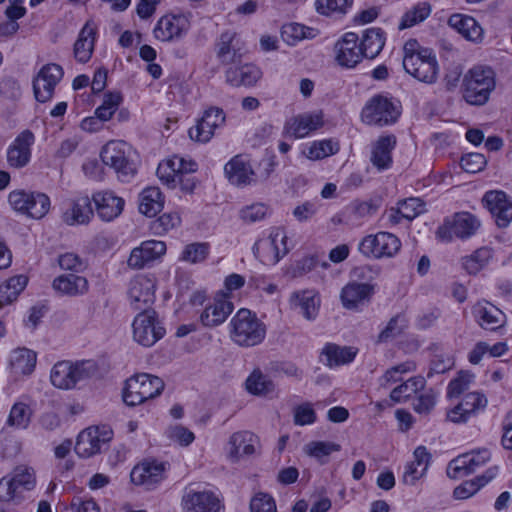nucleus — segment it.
I'll return each mask as SVG.
<instances>
[{
  "label": "nucleus",
  "mask_w": 512,
  "mask_h": 512,
  "mask_svg": "<svg viewBox=\"0 0 512 512\" xmlns=\"http://www.w3.org/2000/svg\"><path fill=\"white\" fill-rule=\"evenodd\" d=\"M403 67L420 82L433 84L439 74L436 55L429 48L422 47L417 40H408L403 47Z\"/></svg>",
  "instance_id": "nucleus-1"
},
{
  "label": "nucleus",
  "mask_w": 512,
  "mask_h": 512,
  "mask_svg": "<svg viewBox=\"0 0 512 512\" xmlns=\"http://www.w3.org/2000/svg\"><path fill=\"white\" fill-rule=\"evenodd\" d=\"M230 338L240 347H254L266 337V325L249 309L242 308L236 312L229 323Z\"/></svg>",
  "instance_id": "nucleus-2"
},
{
  "label": "nucleus",
  "mask_w": 512,
  "mask_h": 512,
  "mask_svg": "<svg viewBox=\"0 0 512 512\" xmlns=\"http://www.w3.org/2000/svg\"><path fill=\"white\" fill-rule=\"evenodd\" d=\"M97 372L98 367L93 360L59 361L51 369L50 381L58 389L70 390L78 383L91 379Z\"/></svg>",
  "instance_id": "nucleus-3"
},
{
  "label": "nucleus",
  "mask_w": 512,
  "mask_h": 512,
  "mask_svg": "<svg viewBox=\"0 0 512 512\" xmlns=\"http://www.w3.org/2000/svg\"><path fill=\"white\" fill-rule=\"evenodd\" d=\"M496 87L495 73L488 66H474L464 75L463 98L471 105L482 106Z\"/></svg>",
  "instance_id": "nucleus-4"
},
{
  "label": "nucleus",
  "mask_w": 512,
  "mask_h": 512,
  "mask_svg": "<svg viewBox=\"0 0 512 512\" xmlns=\"http://www.w3.org/2000/svg\"><path fill=\"white\" fill-rule=\"evenodd\" d=\"M100 157L105 165L115 170L121 181H129L137 172L135 151L124 141H110L102 148Z\"/></svg>",
  "instance_id": "nucleus-5"
},
{
  "label": "nucleus",
  "mask_w": 512,
  "mask_h": 512,
  "mask_svg": "<svg viewBox=\"0 0 512 512\" xmlns=\"http://www.w3.org/2000/svg\"><path fill=\"white\" fill-rule=\"evenodd\" d=\"M164 386V381L155 375L137 374L127 380L123 400L129 406H136L159 396Z\"/></svg>",
  "instance_id": "nucleus-6"
},
{
  "label": "nucleus",
  "mask_w": 512,
  "mask_h": 512,
  "mask_svg": "<svg viewBox=\"0 0 512 512\" xmlns=\"http://www.w3.org/2000/svg\"><path fill=\"white\" fill-rule=\"evenodd\" d=\"M8 203L17 213L33 219H42L49 212L51 204L45 193L24 189L11 191Z\"/></svg>",
  "instance_id": "nucleus-7"
},
{
  "label": "nucleus",
  "mask_w": 512,
  "mask_h": 512,
  "mask_svg": "<svg viewBox=\"0 0 512 512\" xmlns=\"http://www.w3.org/2000/svg\"><path fill=\"white\" fill-rule=\"evenodd\" d=\"M132 328L134 341L144 347L153 346L165 334V329L153 309H144L138 313L134 318Z\"/></svg>",
  "instance_id": "nucleus-8"
},
{
  "label": "nucleus",
  "mask_w": 512,
  "mask_h": 512,
  "mask_svg": "<svg viewBox=\"0 0 512 512\" xmlns=\"http://www.w3.org/2000/svg\"><path fill=\"white\" fill-rule=\"evenodd\" d=\"M399 115V110L388 98L376 95L365 104L361 120L367 125L382 127L395 123Z\"/></svg>",
  "instance_id": "nucleus-9"
},
{
  "label": "nucleus",
  "mask_w": 512,
  "mask_h": 512,
  "mask_svg": "<svg viewBox=\"0 0 512 512\" xmlns=\"http://www.w3.org/2000/svg\"><path fill=\"white\" fill-rule=\"evenodd\" d=\"M401 247L400 240L391 233L379 232L364 237L358 245V250L366 257H392Z\"/></svg>",
  "instance_id": "nucleus-10"
},
{
  "label": "nucleus",
  "mask_w": 512,
  "mask_h": 512,
  "mask_svg": "<svg viewBox=\"0 0 512 512\" xmlns=\"http://www.w3.org/2000/svg\"><path fill=\"white\" fill-rule=\"evenodd\" d=\"M181 504L184 512H220L223 508L219 496L208 489L185 488Z\"/></svg>",
  "instance_id": "nucleus-11"
},
{
  "label": "nucleus",
  "mask_w": 512,
  "mask_h": 512,
  "mask_svg": "<svg viewBox=\"0 0 512 512\" xmlns=\"http://www.w3.org/2000/svg\"><path fill=\"white\" fill-rule=\"evenodd\" d=\"M63 68L56 63L44 65L33 79V93L38 102L52 99L55 87L63 78Z\"/></svg>",
  "instance_id": "nucleus-12"
},
{
  "label": "nucleus",
  "mask_w": 512,
  "mask_h": 512,
  "mask_svg": "<svg viewBox=\"0 0 512 512\" xmlns=\"http://www.w3.org/2000/svg\"><path fill=\"white\" fill-rule=\"evenodd\" d=\"M112 439V431L106 427H89L81 431L75 444V452L82 458H90L100 453L103 446Z\"/></svg>",
  "instance_id": "nucleus-13"
},
{
  "label": "nucleus",
  "mask_w": 512,
  "mask_h": 512,
  "mask_svg": "<svg viewBox=\"0 0 512 512\" xmlns=\"http://www.w3.org/2000/svg\"><path fill=\"white\" fill-rule=\"evenodd\" d=\"M490 458L491 453L486 448L464 453L449 463L447 474L454 479L469 475L485 465Z\"/></svg>",
  "instance_id": "nucleus-14"
},
{
  "label": "nucleus",
  "mask_w": 512,
  "mask_h": 512,
  "mask_svg": "<svg viewBox=\"0 0 512 512\" xmlns=\"http://www.w3.org/2000/svg\"><path fill=\"white\" fill-rule=\"evenodd\" d=\"M480 226L477 218L467 212L457 213L452 220H446L443 226L439 227L437 236L449 241L453 236L468 238L472 236Z\"/></svg>",
  "instance_id": "nucleus-15"
},
{
  "label": "nucleus",
  "mask_w": 512,
  "mask_h": 512,
  "mask_svg": "<svg viewBox=\"0 0 512 512\" xmlns=\"http://www.w3.org/2000/svg\"><path fill=\"white\" fill-rule=\"evenodd\" d=\"M224 122V111L220 108L211 107L205 110L197 124L189 129V137L193 141L207 143L213 137L215 130L222 126Z\"/></svg>",
  "instance_id": "nucleus-16"
},
{
  "label": "nucleus",
  "mask_w": 512,
  "mask_h": 512,
  "mask_svg": "<svg viewBox=\"0 0 512 512\" xmlns=\"http://www.w3.org/2000/svg\"><path fill=\"white\" fill-rule=\"evenodd\" d=\"M128 297L135 310L149 309L155 300V282L146 275H137L129 282Z\"/></svg>",
  "instance_id": "nucleus-17"
},
{
  "label": "nucleus",
  "mask_w": 512,
  "mask_h": 512,
  "mask_svg": "<svg viewBox=\"0 0 512 512\" xmlns=\"http://www.w3.org/2000/svg\"><path fill=\"white\" fill-rule=\"evenodd\" d=\"M190 28L189 16L185 14H168L159 19L154 28V35L163 42L181 38Z\"/></svg>",
  "instance_id": "nucleus-18"
},
{
  "label": "nucleus",
  "mask_w": 512,
  "mask_h": 512,
  "mask_svg": "<svg viewBox=\"0 0 512 512\" xmlns=\"http://www.w3.org/2000/svg\"><path fill=\"white\" fill-rule=\"evenodd\" d=\"M485 207L490 211L499 227H506L512 221V201L503 191L492 190L483 197Z\"/></svg>",
  "instance_id": "nucleus-19"
},
{
  "label": "nucleus",
  "mask_w": 512,
  "mask_h": 512,
  "mask_svg": "<svg viewBox=\"0 0 512 512\" xmlns=\"http://www.w3.org/2000/svg\"><path fill=\"white\" fill-rule=\"evenodd\" d=\"M337 63L345 68H354L363 58L362 50L358 44V35L353 32L346 33L335 44Z\"/></svg>",
  "instance_id": "nucleus-20"
},
{
  "label": "nucleus",
  "mask_w": 512,
  "mask_h": 512,
  "mask_svg": "<svg viewBox=\"0 0 512 512\" xmlns=\"http://www.w3.org/2000/svg\"><path fill=\"white\" fill-rule=\"evenodd\" d=\"M257 437L249 431L233 433L226 445L227 457L232 463L239 462L242 458L251 456L256 452Z\"/></svg>",
  "instance_id": "nucleus-21"
},
{
  "label": "nucleus",
  "mask_w": 512,
  "mask_h": 512,
  "mask_svg": "<svg viewBox=\"0 0 512 512\" xmlns=\"http://www.w3.org/2000/svg\"><path fill=\"white\" fill-rule=\"evenodd\" d=\"M166 252V244L163 241L149 240L134 248L128 258L127 264L133 269H142L150 262L159 258Z\"/></svg>",
  "instance_id": "nucleus-22"
},
{
  "label": "nucleus",
  "mask_w": 512,
  "mask_h": 512,
  "mask_svg": "<svg viewBox=\"0 0 512 512\" xmlns=\"http://www.w3.org/2000/svg\"><path fill=\"white\" fill-rule=\"evenodd\" d=\"M34 143V135L31 131L21 132L7 150V162L13 168L26 166L31 157V146Z\"/></svg>",
  "instance_id": "nucleus-23"
},
{
  "label": "nucleus",
  "mask_w": 512,
  "mask_h": 512,
  "mask_svg": "<svg viewBox=\"0 0 512 512\" xmlns=\"http://www.w3.org/2000/svg\"><path fill=\"white\" fill-rule=\"evenodd\" d=\"M324 124L322 111L300 114L286 123L285 130L296 139L307 136Z\"/></svg>",
  "instance_id": "nucleus-24"
},
{
  "label": "nucleus",
  "mask_w": 512,
  "mask_h": 512,
  "mask_svg": "<svg viewBox=\"0 0 512 512\" xmlns=\"http://www.w3.org/2000/svg\"><path fill=\"white\" fill-rule=\"evenodd\" d=\"M373 292L370 284L351 282L342 288L340 299L344 308L354 310L368 303Z\"/></svg>",
  "instance_id": "nucleus-25"
},
{
  "label": "nucleus",
  "mask_w": 512,
  "mask_h": 512,
  "mask_svg": "<svg viewBox=\"0 0 512 512\" xmlns=\"http://www.w3.org/2000/svg\"><path fill=\"white\" fill-rule=\"evenodd\" d=\"M476 322L485 330L495 331L505 324V316L488 302H478L472 308Z\"/></svg>",
  "instance_id": "nucleus-26"
},
{
  "label": "nucleus",
  "mask_w": 512,
  "mask_h": 512,
  "mask_svg": "<svg viewBox=\"0 0 512 512\" xmlns=\"http://www.w3.org/2000/svg\"><path fill=\"white\" fill-rule=\"evenodd\" d=\"M260 69L252 63H238L226 70V81L232 86H253L261 78Z\"/></svg>",
  "instance_id": "nucleus-27"
},
{
  "label": "nucleus",
  "mask_w": 512,
  "mask_h": 512,
  "mask_svg": "<svg viewBox=\"0 0 512 512\" xmlns=\"http://www.w3.org/2000/svg\"><path fill=\"white\" fill-rule=\"evenodd\" d=\"M93 201L99 217L107 222L114 220L122 213L125 203L121 197L109 191L94 194Z\"/></svg>",
  "instance_id": "nucleus-28"
},
{
  "label": "nucleus",
  "mask_w": 512,
  "mask_h": 512,
  "mask_svg": "<svg viewBox=\"0 0 512 512\" xmlns=\"http://www.w3.org/2000/svg\"><path fill=\"white\" fill-rule=\"evenodd\" d=\"M164 470L162 463H142L132 469L130 478L134 484L152 489L163 479Z\"/></svg>",
  "instance_id": "nucleus-29"
},
{
  "label": "nucleus",
  "mask_w": 512,
  "mask_h": 512,
  "mask_svg": "<svg viewBox=\"0 0 512 512\" xmlns=\"http://www.w3.org/2000/svg\"><path fill=\"white\" fill-rule=\"evenodd\" d=\"M234 309L233 303L226 298L215 299L200 314L203 326L212 328L222 324Z\"/></svg>",
  "instance_id": "nucleus-30"
},
{
  "label": "nucleus",
  "mask_w": 512,
  "mask_h": 512,
  "mask_svg": "<svg viewBox=\"0 0 512 512\" xmlns=\"http://www.w3.org/2000/svg\"><path fill=\"white\" fill-rule=\"evenodd\" d=\"M224 171L230 183L236 186H246L254 180V172L249 161L241 155L232 158L225 165Z\"/></svg>",
  "instance_id": "nucleus-31"
},
{
  "label": "nucleus",
  "mask_w": 512,
  "mask_h": 512,
  "mask_svg": "<svg viewBox=\"0 0 512 512\" xmlns=\"http://www.w3.org/2000/svg\"><path fill=\"white\" fill-rule=\"evenodd\" d=\"M52 287L62 295L75 297L84 295L89 290L88 280L78 273H66L53 280Z\"/></svg>",
  "instance_id": "nucleus-32"
},
{
  "label": "nucleus",
  "mask_w": 512,
  "mask_h": 512,
  "mask_svg": "<svg viewBox=\"0 0 512 512\" xmlns=\"http://www.w3.org/2000/svg\"><path fill=\"white\" fill-rule=\"evenodd\" d=\"M396 145V137L387 135L379 137L372 146L370 161L378 170L390 168L392 151Z\"/></svg>",
  "instance_id": "nucleus-33"
},
{
  "label": "nucleus",
  "mask_w": 512,
  "mask_h": 512,
  "mask_svg": "<svg viewBox=\"0 0 512 512\" xmlns=\"http://www.w3.org/2000/svg\"><path fill=\"white\" fill-rule=\"evenodd\" d=\"M241 50L239 40L235 33L224 32L221 34L217 56L222 64L232 66L241 63L243 56Z\"/></svg>",
  "instance_id": "nucleus-34"
},
{
  "label": "nucleus",
  "mask_w": 512,
  "mask_h": 512,
  "mask_svg": "<svg viewBox=\"0 0 512 512\" xmlns=\"http://www.w3.org/2000/svg\"><path fill=\"white\" fill-rule=\"evenodd\" d=\"M93 216V209L89 197H79L69 203L63 213V221L68 225L88 223Z\"/></svg>",
  "instance_id": "nucleus-35"
},
{
  "label": "nucleus",
  "mask_w": 512,
  "mask_h": 512,
  "mask_svg": "<svg viewBox=\"0 0 512 512\" xmlns=\"http://www.w3.org/2000/svg\"><path fill=\"white\" fill-rule=\"evenodd\" d=\"M448 24L469 41L478 42L483 38L482 27L471 16L453 14L449 17Z\"/></svg>",
  "instance_id": "nucleus-36"
},
{
  "label": "nucleus",
  "mask_w": 512,
  "mask_h": 512,
  "mask_svg": "<svg viewBox=\"0 0 512 512\" xmlns=\"http://www.w3.org/2000/svg\"><path fill=\"white\" fill-rule=\"evenodd\" d=\"M37 355L27 348H17L10 353L9 366L15 375H29L36 366Z\"/></svg>",
  "instance_id": "nucleus-37"
},
{
  "label": "nucleus",
  "mask_w": 512,
  "mask_h": 512,
  "mask_svg": "<svg viewBox=\"0 0 512 512\" xmlns=\"http://www.w3.org/2000/svg\"><path fill=\"white\" fill-rule=\"evenodd\" d=\"M94 36L95 27L90 22H87L81 29L78 39L74 44V55L78 61L85 63L91 58L94 48Z\"/></svg>",
  "instance_id": "nucleus-38"
},
{
  "label": "nucleus",
  "mask_w": 512,
  "mask_h": 512,
  "mask_svg": "<svg viewBox=\"0 0 512 512\" xmlns=\"http://www.w3.org/2000/svg\"><path fill=\"white\" fill-rule=\"evenodd\" d=\"M498 472L497 466L488 468L485 473L477 476L471 481H466L454 489V496L457 499H466L474 495L481 487L493 480Z\"/></svg>",
  "instance_id": "nucleus-39"
},
{
  "label": "nucleus",
  "mask_w": 512,
  "mask_h": 512,
  "mask_svg": "<svg viewBox=\"0 0 512 512\" xmlns=\"http://www.w3.org/2000/svg\"><path fill=\"white\" fill-rule=\"evenodd\" d=\"M28 284V277L15 275L0 284V308L15 301Z\"/></svg>",
  "instance_id": "nucleus-40"
},
{
  "label": "nucleus",
  "mask_w": 512,
  "mask_h": 512,
  "mask_svg": "<svg viewBox=\"0 0 512 512\" xmlns=\"http://www.w3.org/2000/svg\"><path fill=\"white\" fill-rule=\"evenodd\" d=\"M322 356L325 357L324 361L327 366L334 367L350 363L356 356V350L352 347H341L328 343L322 350Z\"/></svg>",
  "instance_id": "nucleus-41"
},
{
  "label": "nucleus",
  "mask_w": 512,
  "mask_h": 512,
  "mask_svg": "<svg viewBox=\"0 0 512 512\" xmlns=\"http://www.w3.org/2000/svg\"><path fill=\"white\" fill-rule=\"evenodd\" d=\"M163 208L162 193L157 187H149L141 193L139 211L147 217L156 216Z\"/></svg>",
  "instance_id": "nucleus-42"
},
{
  "label": "nucleus",
  "mask_w": 512,
  "mask_h": 512,
  "mask_svg": "<svg viewBox=\"0 0 512 512\" xmlns=\"http://www.w3.org/2000/svg\"><path fill=\"white\" fill-rule=\"evenodd\" d=\"M426 385V380L422 376H414L409 378L406 382L395 387L391 393L390 398L396 403L408 401L413 395L423 390Z\"/></svg>",
  "instance_id": "nucleus-43"
},
{
  "label": "nucleus",
  "mask_w": 512,
  "mask_h": 512,
  "mask_svg": "<svg viewBox=\"0 0 512 512\" xmlns=\"http://www.w3.org/2000/svg\"><path fill=\"white\" fill-rule=\"evenodd\" d=\"M385 40L383 33L379 28L368 29L363 35L361 44H359L363 57L373 59L383 49Z\"/></svg>",
  "instance_id": "nucleus-44"
},
{
  "label": "nucleus",
  "mask_w": 512,
  "mask_h": 512,
  "mask_svg": "<svg viewBox=\"0 0 512 512\" xmlns=\"http://www.w3.org/2000/svg\"><path fill=\"white\" fill-rule=\"evenodd\" d=\"M246 390L256 396H265L275 389L273 381L259 369L253 370L245 381Z\"/></svg>",
  "instance_id": "nucleus-45"
},
{
  "label": "nucleus",
  "mask_w": 512,
  "mask_h": 512,
  "mask_svg": "<svg viewBox=\"0 0 512 512\" xmlns=\"http://www.w3.org/2000/svg\"><path fill=\"white\" fill-rule=\"evenodd\" d=\"M268 241L273 251L269 260L276 264L290 251V247L287 245L288 237L284 229L276 227L271 230Z\"/></svg>",
  "instance_id": "nucleus-46"
},
{
  "label": "nucleus",
  "mask_w": 512,
  "mask_h": 512,
  "mask_svg": "<svg viewBox=\"0 0 512 512\" xmlns=\"http://www.w3.org/2000/svg\"><path fill=\"white\" fill-rule=\"evenodd\" d=\"M492 258V250L488 247H481L471 255L463 258L462 265L469 274H477L483 269Z\"/></svg>",
  "instance_id": "nucleus-47"
},
{
  "label": "nucleus",
  "mask_w": 512,
  "mask_h": 512,
  "mask_svg": "<svg viewBox=\"0 0 512 512\" xmlns=\"http://www.w3.org/2000/svg\"><path fill=\"white\" fill-rule=\"evenodd\" d=\"M32 410L23 402H16L9 413L7 425L9 427L23 430L26 429L31 421Z\"/></svg>",
  "instance_id": "nucleus-48"
},
{
  "label": "nucleus",
  "mask_w": 512,
  "mask_h": 512,
  "mask_svg": "<svg viewBox=\"0 0 512 512\" xmlns=\"http://www.w3.org/2000/svg\"><path fill=\"white\" fill-rule=\"evenodd\" d=\"M431 6L427 2H421L408 10L401 18L398 28L403 30L423 22L429 17Z\"/></svg>",
  "instance_id": "nucleus-49"
},
{
  "label": "nucleus",
  "mask_w": 512,
  "mask_h": 512,
  "mask_svg": "<svg viewBox=\"0 0 512 512\" xmlns=\"http://www.w3.org/2000/svg\"><path fill=\"white\" fill-rule=\"evenodd\" d=\"M176 166H181V162L178 161L177 156L171 159L161 162L158 165L156 174L159 180L165 184L168 188L174 189L177 186Z\"/></svg>",
  "instance_id": "nucleus-50"
},
{
  "label": "nucleus",
  "mask_w": 512,
  "mask_h": 512,
  "mask_svg": "<svg viewBox=\"0 0 512 512\" xmlns=\"http://www.w3.org/2000/svg\"><path fill=\"white\" fill-rule=\"evenodd\" d=\"M121 102L122 96L120 93H105L102 104L95 110V115L100 119V121H108L117 111Z\"/></svg>",
  "instance_id": "nucleus-51"
},
{
  "label": "nucleus",
  "mask_w": 512,
  "mask_h": 512,
  "mask_svg": "<svg viewBox=\"0 0 512 512\" xmlns=\"http://www.w3.org/2000/svg\"><path fill=\"white\" fill-rule=\"evenodd\" d=\"M11 479L18 491L20 489L31 490L34 488L36 483L34 470L23 465L14 469Z\"/></svg>",
  "instance_id": "nucleus-52"
},
{
  "label": "nucleus",
  "mask_w": 512,
  "mask_h": 512,
  "mask_svg": "<svg viewBox=\"0 0 512 512\" xmlns=\"http://www.w3.org/2000/svg\"><path fill=\"white\" fill-rule=\"evenodd\" d=\"M269 213V207L264 203H253L239 210V218L246 224L263 220Z\"/></svg>",
  "instance_id": "nucleus-53"
},
{
  "label": "nucleus",
  "mask_w": 512,
  "mask_h": 512,
  "mask_svg": "<svg viewBox=\"0 0 512 512\" xmlns=\"http://www.w3.org/2000/svg\"><path fill=\"white\" fill-rule=\"evenodd\" d=\"M337 151V144H334L331 140H322L313 142L305 155L310 160H320L335 154Z\"/></svg>",
  "instance_id": "nucleus-54"
},
{
  "label": "nucleus",
  "mask_w": 512,
  "mask_h": 512,
  "mask_svg": "<svg viewBox=\"0 0 512 512\" xmlns=\"http://www.w3.org/2000/svg\"><path fill=\"white\" fill-rule=\"evenodd\" d=\"M353 0H316L317 11L326 16L333 14H345L352 5Z\"/></svg>",
  "instance_id": "nucleus-55"
},
{
  "label": "nucleus",
  "mask_w": 512,
  "mask_h": 512,
  "mask_svg": "<svg viewBox=\"0 0 512 512\" xmlns=\"http://www.w3.org/2000/svg\"><path fill=\"white\" fill-rule=\"evenodd\" d=\"M487 402V398L483 394L472 392L466 394L459 405L462 411L466 412V414L471 417L479 410L484 409L487 406Z\"/></svg>",
  "instance_id": "nucleus-56"
},
{
  "label": "nucleus",
  "mask_w": 512,
  "mask_h": 512,
  "mask_svg": "<svg viewBox=\"0 0 512 512\" xmlns=\"http://www.w3.org/2000/svg\"><path fill=\"white\" fill-rule=\"evenodd\" d=\"M340 449L341 446L339 444L324 441H312L304 447L306 454L318 459L328 456L332 452L340 451Z\"/></svg>",
  "instance_id": "nucleus-57"
},
{
  "label": "nucleus",
  "mask_w": 512,
  "mask_h": 512,
  "mask_svg": "<svg viewBox=\"0 0 512 512\" xmlns=\"http://www.w3.org/2000/svg\"><path fill=\"white\" fill-rule=\"evenodd\" d=\"M250 512H276V503L274 498L264 492L256 493L250 500Z\"/></svg>",
  "instance_id": "nucleus-58"
},
{
  "label": "nucleus",
  "mask_w": 512,
  "mask_h": 512,
  "mask_svg": "<svg viewBox=\"0 0 512 512\" xmlns=\"http://www.w3.org/2000/svg\"><path fill=\"white\" fill-rule=\"evenodd\" d=\"M406 319L403 315H396L392 317L385 329L381 331L378 336L379 342H385L390 338L396 337L401 334L404 328L406 327Z\"/></svg>",
  "instance_id": "nucleus-59"
},
{
  "label": "nucleus",
  "mask_w": 512,
  "mask_h": 512,
  "mask_svg": "<svg viewBox=\"0 0 512 512\" xmlns=\"http://www.w3.org/2000/svg\"><path fill=\"white\" fill-rule=\"evenodd\" d=\"M401 217L407 220H413L425 211V205L419 198H409L399 202Z\"/></svg>",
  "instance_id": "nucleus-60"
},
{
  "label": "nucleus",
  "mask_w": 512,
  "mask_h": 512,
  "mask_svg": "<svg viewBox=\"0 0 512 512\" xmlns=\"http://www.w3.org/2000/svg\"><path fill=\"white\" fill-rule=\"evenodd\" d=\"M294 296L298 300L302 315L307 320L314 319L318 311L315 297L308 292L296 293Z\"/></svg>",
  "instance_id": "nucleus-61"
},
{
  "label": "nucleus",
  "mask_w": 512,
  "mask_h": 512,
  "mask_svg": "<svg viewBox=\"0 0 512 512\" xmlns=\"http://www.w3.org/2000/svg\"><path fill=\"white\" fill-rule=\"evenodd\" d=\"M167 437L180 446H189L195 439L194 433L181 425H174L167 429Z\"/></svg>",
  "instance_id": "nucleus-62"
},
{
  "label": "nucleus",
  "mask_w": 512,
  "mask_h": 512,
  "mask_svg": "<svg viewBox=\"0 0 512 512\" xmlns=\"http://www.w3.org/2000/svg\"><path fill=\"white\" fill-rule=\"evenodd\" d=\"M294 423L299 426L309 425L315 422L316 413L312 404L305 402L296 406L293 410Z\"/></svg>",
  "instance_id": "nucleus-63"
},
{
  "label": "nucleus",
  "mask_w": 512,
  "mask_h": 512,
  "mask_svg": "<svg viewBox=\"0 0 512 512\" xmlns=\"http://www.w3.org/2000/svg\"><path fill=\"white\" fill-rule=\"evenodd\" d=\"M181 218L177 213H164L153 222L152 228L156 234H163L179 226Z\"/></svg>",
  "instance_id": "nucleus-64"
}]
</instances>
